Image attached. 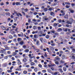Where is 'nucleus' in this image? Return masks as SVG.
Listing matches in <instances>:
<instances>
[{"instance_id":"nucleus-1","label":"nucleus","mask_w":75,"mask_h":75,"mask_svg":"<svg viewBox=\"0 0 75 75\" xmlns=\"http://www.w3.org/2000/svg\"><path fill=\"white\" fill-rule=\"evenodd\" d=\"M72 68H70L69 69V70L70 71H71V72H72L73 71L75 70V68H74V66L72 65L71 67Z\"/></svg>"},{"instance_id":"nucleus-2","label":"nucleus","mask_w":75,"mask_h":75,"mask_svg":"<svg viewBox=\"0 0 75 75\" xmlns=\"http://www.w3.org/2000/svg\"><path fill=\"white\" fill-rule=\"evenodd\" d=\"M14 13H15V14H16V16H17L18 17H19V15L21 17H22V15H21V13H17V12H15Z\"/></svg>"},{"instance_id":"nucleus-3","label":"nucleus","mask_w":75,"mask_h":75,"mask_svg":"<svg viewBox=\"0 0 75 75\" xmlns=\"http://www.w3.org/2000/svg\"><path fill=\"white\" fill-rule=\"evenodd\" d=\"M28 57H29L30 58V59H32V58H35V56H33V57L31 56V54H28Z\"/></svg>"},{"instance_id":"nucleus-4","label":"nucleus","mask_w":75,"mask_h":75,"mask_svg":"<svg viewBox=\"0 0 75 75\" xmlns=\"http://www.w3.org/2000/svg\"><path fill=\"white\" fill-rule=\"evenodd\" d=\"M4 47L5 48L6 50H10V47L7 46V45H4Z\"/></svg>"},{"instance_id":"nucleus-5","label":"nucleus","mask_w":75,"mask_h":75,"mask_svg":"<svg viewBox=\"0 0 75 75\" xmlns=\"http://www.w3.org/2000/svg\"><path fill=\"white\" fill-rule=\"evenodd\" d=\"M7 65H8L7 63H5L2 64V66L3 67H6L7 66Z\"/></svg>"},{"instance_id":"nucleus-6","label":"nucleus","mask_w":75,"mask_h":75,"mask_svg":"<svg viewBox=\"0 0 75 75\" xmlns=\"http://www.w3.org/2000/svg\"><path fill=\"white\" fill-rule=\"evenodd\" d=\"M21 3L20 2H16V6H21Z\"/></svg>"},{"instance_id":"nucleus-7","label":"nucleus","mask_w":75,"mask_h":75,"mask_svg":"<svg viewBox=\"0 0 75 75\" xmlns=\"http://www.w3.org/2000/svg\"><path fill=\"white\" fill-rule=\"evenodd\" d=\"M6 16H8L9 17H10V15H11L10 13L9 12H6Z\"/></svg>"},{"instance_id":"nucleus-8","label":"nucleus","mask_w":75,"mask_h":75,"mask_svg":"<svg viewBox=\"0 0 75 75\" xmlns=\"http://www.w3.org/2000/svg\"><path fill=\"white\" fill-rule=\"evenodd\" d=\"M64 17L65 19H68V14H66V16H64Z\"/></svg>"},{"instance_id":"nucleus-9","label":"nucleus","mask_w":75,"mask_h":75,"mask_svg":"<svg viewBox=\"0 0 75 75\" xmlns=\"http://www.w3.org/2000/svg\"><path fill=\"white\" fill-rule=\"evenodd\" d=\"M1 28H2V29L4 30H6V27L3 26H1Z\"/></svg>"},{"instance_id":"nucleus-10","label":"nucleus","mask_w":75,"mask_h":75,"mask_svg":"<svg viewBox=\"0 0 75 75\" xmlns=\"http://www.w3.org/2000/svg\"><path fill=\"white\" fill-rule=\"evenodd\" d=\"M31 20L29 18L28 20V22L29 23H32V21H31Z\"/></svg>"},{"instance_id":"nucleus-11","label":"nucleus","mask_w":75,"mask_h":75,"mask_svg":"<svg viewBox=\"0 0 75 75\" xmlns=\"http://www.w3.org/2000/svg\"><path fill=\"white\" fill-rule=\"evenodd\" d=\"M21 41V38H18L17 39V41L18 42H20Z\"/></svg>"},{"instance_id":"nucleus-12","label":"nucleus","mask_w":75,"mask_h":75,"mask_svg":"<svg viewBox=\"0 0 75 75\" xmlns=\"http://www.w3.org/2000/svg\"><path fill=\"white\" fill-rule=\"evenodd\" d=\"M17 55V53L16 52H13L12 54L13 56H15V55Z\"/></svg>"},{"instance_id":"nucleus-13","label":"nucleus","mask_w":75,"mask_h":75,"mask_svg":"<svg viewBox=\"0 0 75 75\" xmlns=\"http://www.w3.org/2000/svg\"><path fill=\"white\" fill-rule=\"evenodd\" d=\"M63 31H65V32H67L68 31V29H65V28H63Z\"/></svg>"},{"instance_id":"nucleus-14","label":"nucleus","mask_w":75,"mask_h":75,"mask_svg":"<svg viewBox=\"0 0 75 75\" xmlns=\"http://www.w3.org/2000/svg\"><path fill=\"white\" fill-rule=\"evenodd\" d=\"M45 38L47 39H49V38H50V36H49V35H46L45 36Z\"/></svg>"},{"instance_id":"nucleus-15","label":"nucleus","mask_w":75,"mask_h":75,"mask_svg":"<svg viewBox=\"0 0 75 75\" xmlns=\"http://www.w3.org/2000/svg\"><path fill=\"white\" fill-rule=\"evenodd\" d=\"M23 62H26V61H27V59L25 58H24L23 59Z\"/></svg>"},{"instance_id":"nucleus-16","label":"nucleus","mask_w":75,"mask_h":75,"mask_svg":"<svg viewBox=\"0 0 75 75\" xmlns=\"http://www.w3.org/2000/svg\"><path fill=\"white\" fill-rule=\"evenodd\" d=\"M7 72H8V73H11L12 72H13V71H12V70H7Z\"/></svg>"},{"instance_id":"nucleus-17","label":"nucleus","mask_w":75,"mask_h":75,"mask_svg":"<svg viewBox=\"0 0 75 75\" xmlns=\"http://www.w3.org/2000/svg\"><path fill=\"white\" fill-rule=\"evenodd\" d=\"M64 3L65 4H69V5H70V4H71L70 3H69V2H64Z\"/></svg>"},{"instance_id":"nucleus-18","label":"nucleus","mask_w":75,"mask_h":75,"mask_svg":"<svg viewBox=\"0 0 75 75\" xmlns=\"http://www.w3.org/2000/svg\"><path fill=\"white\" fill-rule=\"evenodd\" d=\"M29 50L28 49H26L25 50L24 52H29Z\"/></svg>"},{"instance_id":"nucleus-19","label":"nucleus","mask_w":75,"mask_h":75,"mask_svg":"<svg viewBox=\"0 0 75 75\" xmlns=\"http://www.w3.org/2000/svg\"><path fill=\"white\" fill-rule=\"evenodd\" d=\"M62 59L63 60H64V59H65V55H63L62 56Z\"/></svg>"},{"instance_id":"nucleus-20","label":"nucleus","mask_w":75,"mask_h":75,"mask_svg":"<svg viewBox=\"0 0 75 75\" xmlns=\"http://www.w3.org/2000/svg\"><path fill=\"white\" fill-rule=\"evenodd\" d=\"M72 58L73 59H74V61H75V56L73 55L72 56Z\"/></svg>"},{"instance_id":"nucleus-21","label":"nucleus","mask_w":75,"mask_h":75,"mask_svg":"<svg viewBox=\"0 0 75 75\" xmlns=\"http://www.w3.org/2000/svg\"><path fill=\"white\" fill-rule=\"evenodd\" d=\"M64 63H65V61H64L63 60H61L60 61L61 64H64Z\"/></svg>"},{"instance_id":"nucleus-22","label":"nucleus","mask_w":75,"mask_h":75,"mask_svg":"<svg viewBox=\"0 0 75 75\" xmlns=\"http://www.w3.org/2000/svg\"><path fill=\"white\" fill-rule=\"evenodd\" d=\"M38 30L39 31H40L41 30V28L40 26H38Z\"/></svg>"},{"instance_id":"nucleus-23","label":"nucleus","mask_w":75,"mask_h":75,"mask_svg":"<svg viewBox=\"0 0 75 75\" xmlns=\"http://www.w3.org/2000/svg\"><path fill=\"white\" fill-rule=\"evenodd\" d=\"M40 40L41 42H42V40H43V38H41L40 39Z\"/></svg>"},{"instance_id":"nucleus-24","label":"nucleus","mask_w":75,"mask_h":75,"mask_svg":"<svg viewBox=\"0 0 75 75\" xmlns=\"http://www.w3.org/2000/svg\"><path fill=\"white\" fill-rule=\"evenodd\" d=\"M31 66H33V65H35V63H34V62H32L31 63Z\"/></svg>"},{"instance_id":"nucleus-25","label":"nucleus","mask_w":75,"mask_h":75,"mask_svg":"<svg viewBox=\"0 0 75 75\" xmlns=\"http://www.w3.org/2000/svg\"><path fill=\"white\" fill-rule=\"evenodd\" d=\"M63 70L64 71H67V68L65 67H64L63 68Z\"/></svg>"},{"instance_id":"nucleus-26","label":"nucleus","mask_w":75,"mask_h":75,"mask_svg":"<svg viewBox=\"0 0 75 75\" xmlns=\"http://www.w3.org/2000/svg\"><path fill=\"white\" fill-rule=\"evenodd\" d=\"M44 23L43 22H42L40 23L39 24V25H42V24H43Z\"/></svg>"},{"instance_id":"nucleus-27","label":"nucleus","mask_w":75,"mask_h":75,"mask_svg":"<svg viewBox=\"0 0 75 75\" xmlns=\"http://www.w3.org/2000/svg\"><path fill=\"white\" fill-rule=\"evenodd\" d=\"M28 72H31V71H32V70L31 69H29L28 70Z\"/></svg>"},{"instance_id":"nucleus-28","label":"nucleus","mask_w":75,"mask_h":75,"mask_svg":"<svg viewBox=\"0 0 75 75\" xmlns=\"http://www.w3.org/2000/svg\"><path fill=\"white\" fill-rule=\"evenodd\" d=\"M23 72V74H27V72L25 70Z\"/></svg>"},{"instance_id":"nucleus-29","label":"nucleus","mask_w":75,"mask_h":75,"mask_svg":"<svg viewBox=\"0 0 75 75\" xmlns=\"http://www.w3.org/2000/svg\"><path fill=\"white\" fill-rule=\"evenodd\" d=\"M33 28L34 30H35L37 29V28L36 27V26H34L33 27Z\"/></svg>"},{"instance_id":"nucleus-30","label":"nucleus","mask_w":75,"mask_h":75,"mask_svg":"<svg viewBox=\"0 0 75 75\" xmlns=\"http://www.w3.org/2000/svg\"><path fill=\"white\" fill-rule=\"evenodd\" d=\"M9 38L10 39H12L13 38V36L12 35H10L9 36Z\"/></svg>"},{"instance_id":"nucleus-31","label":"nucleus","mask_w":75,"mask_h":75,"mask_svg":"<svg viewBox=\"0 0 75 75\" xmlns=\"http://www.w3.org/2000/svg\"><path fill=\"white\" fill-rule=\"evenodd\" d=\"M5 11L6 12L9 11V9H8V8L5 9Z\"/></svg>"},{"instance_id":"nucleus-32","label":"nucleus","mask_w":75,"mask_h":75,"mask_svg":"<svg viewBox=\"0 0 75 75\" xmlns=\"http://www.w3.org/2000/svg\"><path fill=\"white\" fill-rule=\"evenodd\" d=\"M21 37H24V35H23V33L22 32H21Z\"/></svg>"},{"instance_id":"nucleus-33","label":"nucleus","mask_w":75,"mask_h":75,"mask_svg":"<svg viewBox=\"0 0 75 75\" xmlns=\"http://www.w3.org/2000/svg\"><path fill=\"white\" fill-rule=\"evenodd\" d=\"M50 49L52 50V51H53L54 50V47H51L50 48Z\"/></svg>"},{"instance_id":"nucleus-34","label":"nucleus","mask_w":75,"mask_h":75,"mask_svg":"<svg viewBox=\"0 0 75 75\" xmlns=\"http://www.w3.org/2000/svg\"><path fill=\"white\" fill-rule=\"evenodd\" d=\"M20 45H22L24 44V42H23V41H21L20 42Z\"/></svg>"},{"instance_id":"nucleus-35","label":"nucleus","mask_w":75,"mask_h":75,"mask_svg":"<svg viewBox=\"0 0 75 75\" xmlns=\"http://www.w3.org/2000/svg\"><path fill=\"white\" fill-rule=\"evenodd\" d=\"M47 71L49 72H50V73L52 71L50 69H48Z\"/></svg>"},{"instance_id":"nucleus-36","label":"nucleus","mask_w":75,"mask_h":75,"mask_svg":"<svg viewBox=\"0 0 75 75\" xmlns=\"http://www.w3.org/2000/svg\"><path fill=\"white\" fill-rule=\"evenodd\" d=\"M23 51V49H21L19 50V52H22Z\"/></svg>"},{"instance_id":"nucleus-37","label":"nucleus","mask_w":75,"mask_h":75,"mask_svg":"<svg viewBox=\"0 0 75 75\" xmlns=\"http://www.w3.org/2000/svg\"><path fill=\"white\" fill-rule=\"evenodd\" d=\"M57 25H58L57 24V23H55L54 24V27H57Z\"/></svg>"},{"instance_id":"nucleus-38","label":"nucleus","mask_w":75,"mask_h":75,"mask_svg":"<svg viewBox=\"0 0 75 75\" xmlns=\"http://www.w3.org/2000/svg\"><path fill=\"white\" fill-rule=\"evenodd\" d=\"M70 7V6H69L68 5H66V8H69Z\"/></svg>"},{"instance_id":"nucleus-39","label":"nucleus","mask_w":75,"mask_h":75,"mask_svg":"<svg viewBox=\"0 0 75 75\" xmlns=\"http://www.w3.org/2000/svg\"><path fill=\"white\" fill-rule=\"evenodd\" d=\"M13 41H14L15 42H17V39L15 38L13 39Z\"/></svg>"},{"instance_id":"nucleus-40","label":"nucleus","mask_w":75,"mask_h":75,"mask_svg":"<svg viewBox=\"0 0 75 75\" xmlns=\"http://www.w3.org/2000/svg\"><path fill=\"white\" fill-rule=\"evenodd\" d=\"M18 65H20V64H21V62L20 61L18 62Z\"/></svg>"},{"instance_id":"nucleus-41","label":"nucleus","mask_w":75,"mask_h":75,"mask_svg":"<svg viewBox=\"0 0 75 75\" xmlns=\"http://www.w3.org/2000/svg\"><path fill=\"white\" fill-rule=\"evenodd\" d=\"M38 66L40 68H42V65H41V64H38Z\"/></svg>"},{"instance_id":"nucleus-42","label":"nucleus","mask_w":75,"mask_h":75,"mask_svg":"<svg viewBox=\"0 0 75 75\" xmlns=\"http://www.w3.org/2000/svg\"><path fill=\"white\" fill-rule=\"evenodd\" d=\"M36 44L38 45H39V41H37L36 42Z\"/></svg>"},{"instance_id":"nucleus-43","label":"nucleus","mask_w":75,"mask_h":75,"mask_svg":"<svg viewBox=\"0 0 75 75\" xmlns=\"http://www.w3.org/2000/svg\"><path fill=\"white\" fill-rule=\"evenodd\" d=\"M42 72L43 73H45V72H46V70H42Z\"/></svg>"},{"instance_id":"nucleus-44","label":"nucleus","mask_w":75,"mask_h":75,"mask_svg":"<svg viewBox=\"0 0 75 75\" xmlns=\"http://www.w3.org/2000/svg\"><path fill=\"white\" fill-rule=\"evenodd\" d=\"M24 11H25V12L26 13H27V11H28V9H27V8H26L25 9H24Z\"/></svg>"},{"instance_id":"nucleus-45","label":"nucleus","mask_w":75,"mask_h":75,"mask_svg":"<svg viewBox=\"0 0 75 75\" xmlns=\"http://www.w3.org/2000/svg\"><path fill=\"white\" fill-rule=\"evenodd\" d=\"M44 10L45 11H47L48 10V8H46L44 9Z\"/></svg>"},{"instance_id":"nucleus-46","label":"nucleus","mask_w":75,"mask_h":75,"mask_svg":"<svg viewBox=\"0 0 75 75\" xmlns=\"http://www.w3.org/2000/svg\"><path fill=\"white\" fill-rule=\"evenodd\" d=\"M34 70L35 72H36L37 71V70H38V69H37V68H36L34 69Z\"/></svg>"},{"instance_id":"nucleus-47","label":"nucleus","mask_w":75,"mask_h":75,"mask_svg":"<svg viewBox=\"0 0 75 75\" xmlns=\"http://www.w3.org/2000/svg\"><path fill=\"white\" fill-rule=\"evenodd\" d=\"M59 70L61 73H63V71H62V70L61 69H59Z\"/></svg>"},{"instance_id":"nucleus-48","label":"nucleus","mask_w":75,"mask_h":75,"mask_svg":"<svg viewBox=\"0 0 75 75\" xmlns=\"http://www.w3.org/2000/svg\"><path fill=\"white\" fill-rule=\"evenodd\" d=\"M4 59H7V58H8V56H5L4 57Z\"/></svg>"},{"instance_id":"nucleus-49","label":"nucleus","mask_w":75,"mask_h":75,"mask_svg":"<svg viewBox=\"0 0 75 75\" xmlns=\"http://www.w3.org/2000/svg\"><path fill=\"white\" fill-rule=\"evenodd\" d=\"M67 24H71V22H70L69 21H67Z\"/></svg>"},{"instance_id":"nucleus-50","label":"nucleus","mask_w":75,"mask_h":75,"mask_svg":"<svg viewBox=\"0 0 75 75\" xmlns=\"http://www.w3.org/2000/svg\"><path fill=\"white\" fill-rule=\"evenodd\" d=\"M40 48V49H41V50H43V46H42V45L41 46Z\"/></svg>"},{"instance_id":"nucleus-51","label":"nucleus","mask_w":75,"mask_h":75,"mask_svg":"<svg viewBox=\"0 0 75 75\" xmlns=\"http://www.w3.org/2000/svg\"><path fill=\"white\" fill-rule=\"evenodd\" d=\"M62 22V20H61V19H59V23H61Z\"/></svg>"},{"instance_id":"nucleus-52","label":"nucleus","mask_w":75,"mask_h":75,"mask_svg":"<svg viewBox=\"0 0 75 75\" xmlns=\"http://www.w3.org/2000/svg\"><path fill=\"white\" fill-rule=\"evenodd\" d=\"M55 64L56 65H58L59 64V62H55Z\"/></svg>"},{"instance_id":"nucleus-53","label":"nucleus","mask_w":75,"mask_h":75,"mask_svg":"<svg viewBox=\"0 0 75 75\" xmlns=\"http://www.w3.org/2000/svg\"><path fill=\"white\" fill-rule=\"evenodd\" d=\"M59 52L60 54H63L64 52H63V51H62V50H61Z\"/></svg>"},{"instance_id":"nucleus-54","label":"nucleus","mask_w":75,"mask_h":75,"mask_svg":"<svg viewBox=\"0 0 75 75\" xmlns=\"http://www.w3.org/2000/svg\"><path fill=\"white\" fill-rule=\"evenodd\" d=\"M45 35H46V34H42V36H43V37H45Z\"/></svg>"},{"instance_id":"nucleus-55","label":"nucleus","mask_w":75,"mask_h":75,"mask_svg":"<svg viewBox=\"0 0 75 75\" xmlns=\"http://www.w3.org/2000/svg\"><path fill=\"white\" fill-rule=\"evenodd\" d=\"M22 13L23 14V15H24V16H25V13L24 12L22 11Z\"/></svg>"},{"instance_id":"nucleus-56","label":"nucleus","mask_w":75,"mask_h":75,"mask_svg":"<svg viewBox=\"0 0 75 75\" xmlns=\"http://www.w3.org/2000/svg\"><path fill=\"white\" fill-rule=\"evenodd\" d=\"M3 54H7V52H6L3 51Z\"/></svg>"},{"instance_id":"nucleus-57","label":"nucleus","mask_w":75,"mask_h":75,"mask_svg":"<svg viewBox=\"0 0 75 75\" xmlns=\"http://www.w3.org/2000/svg\"><path fill=\"white\" fill-rule=\"evenodd\" d=\"M18 71H21V69L20 68H18Z\"/></svg>"},{"instance_id":"nucleus-58","label":"nucleus","mask_w":75,"mask_h":75,"mask_svg":"<svg viewBox=\"0 0 75 75\" xmlns=\"http://www.w3.org/2000/svg\"><path fill=\"white\" fill-rule=\"evenodd\" d=\"M11 42H12V40H10L8 42V43L9 44V43H11Z\"/></svg>"},{"instance_id":"nucleus-59","label":"nucleus","mask_w":75,"mask_h":75,"mask_svg":"<svg viewBox=\"0 0 75 75\" xmlns=\"http://www.w3.org/2000/svg\"><path fill=\"white\" fill-rule=\"evenodd\" d=\"M34 38H36L37 37V35L35 34V35H34Z\"/></svg>"},{"instance_id":"nucleus-60","label":"nucleus","mask_w":75,"mask_h":75,"mask_svg":"<svg viewBox=\"0 0 75 75\" xmlns=\"http://www.w3.org/2000/svg\"><path fill=\"white\" fill-rule=\"evenodd\" d=\"M70 12L71 13H73L74 12V10H71Z\"/></svg>"},{"instance_id":"nucleus-61","label":"nucleus","mask_w":75,"mask_h":75,"mask_svg":"<svg viewBox=\"0 0 75 75\" xmlns=\"http://www.w3.org/2000/svg\"><path fill=\"white\" fill-rule=\"evenodd\" d=\"M13 68H14V67L12 66L11 67H10V69L11 70H12V69H13Z\"/></svg>"},{"instance_id":"nucleus-62","label":"nucleus","mask_w":75,"mask_h":75,"mask_svg":"<svg viewBox=\"0 0 75 75\" xmlns=\"http://www.w3.org/2000/svg\"><path fill=\"white\" fill-rule=\"evenodd\" d=\"M73 51V53H75V49H73L72 50Z\"/></svg>"},{"instance_id":"nucleus-63","label":"nucleus","mask_w":75,"mask_h":75,"mask_svg":"<svg viewBox=\"0 0 75 75\" xmlns=\"http://www.w3.org/2000/svg\"><path fill=\"white\" fill-rule=\"evenodd\" d=\"M58 31H62V28H59V29H58Z\"/></svg>"},{"instance_id":"nucleus-64","label":"nucleus","mask_w":75,"mask_h":75,"mask_svg":"<svg viewBox=\"0 0 75 75\" xmlns=\"http://www.w3.org/2000/svg\"><path fill=\"white\" fill-rule=\"evenodd\" d=\"M57 74H58V73L57 72H56L55 73H54V74H53V75H57Z\"/></svg>"}]
</instances>
